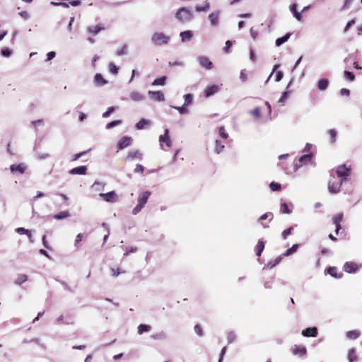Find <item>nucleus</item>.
<instances>
[{"label": "nucleus", "mask_w": 362, "mask_h": 362, "mask_svg": "<svg viewBox=\"0 0 362 362\" xmlns=\"http://www.w3.org/2000/svg\"><path fill=\"white\" fill-rule=\"evenodd\" d=\"M175 18L182 23H188L194 18V13L188 8L182 7L177 11Z\"/></svg>", "instance_id": "obj_1"}, {"label": "nucleus", "mask_w": 362, "mask_h": 362, "mask_svg": "<svg viewBox=\"0 0 362 362\" xmlns=\"http://www.w3.org/2000/svg\"><path fill=\"white\" fill-rule=\"evenodd\" d=\"M151 40L153 44L160 46L168 44L170 37L162 32H156L152 35Z\"/></svg>", "instance_id": "obj_2"}, {"label": "nucleus", "mask_w": 362, "mask_h": 362, "mask_svg": "<svg viewBox=\"0 0 362 362\" xmlns=\"http://www.w3.org/2000/svg\"><path fill=\"white\" fill-rule=\"evenodd\" d=\"M342 184L343 183L341 181L338 182L334 176L330 175V178L328 182L329 192L332 194L339 193Z\"/></svg>", "instance_id": "obj_3"}, {"label": "nucleus", "mask_w": 362, "mask_h": 362, "mask_svg": "<svg viewBox=\"0 0 362 362\" xmlns=\"http://www.w3.org/2000/svg\"><path fill=\"white\" fill-rule=\"evenodd\" d=\"M351 168L346 166V165H341L337 169V175L340 177V181L344 183L348 180V177L350 175Z\"/></svg>", "instance_id": "obj_4"}, {"label": "nucleus", "mask_w": 362, "mask_h": 362, "mask_svg": "<svg viewBox=\"0 0 362 362\" xmlns=\"http://www.w3.org/2000/svg\"><path fill=\"white\" fill-rule=\"evenodd\" d=\"M99 197L110 203H114L117 200V195L114 191L107 193H100Z\"/></svg>", "instance_id": "obj_5"}, {"label": "nucleus", "mask_w": 362, "mask_h": 362, "mask_svg": "<svg viewBox=\"0 0 362 362\" xmlns=\"http://www.w3.org/2000/svg\"><path fill=\"white\" fill-rule=\"evenodd\" d=\"M197 61L202 67L207 70H210L213 67L212 62L209 59V58H207L205 56H201L197 57Z\"/></svg>", "instance_id": "obj_6"}, {"label": "nucleus", "mask_w": 362, "mask_h": 362, "mask_svg": "<svg viewBox=\"0 0 362 362\" xmlns=\"http://www.w3.org/2000/svg\"><path fill=\"white\" fill-rule=\"evenodd\" d=\"M133 139L129 136H123L117 144V148L119 150H122L132 144Z\"/></svg>", "instance_id": "obj_7"}, {"label": "nucleus", "mask_w": 362, "mask_h": 362, "mask_svg": "<svg viewBox=\"0 0 362 362\" xmlns=\"http://www.w3.org/2000/svg\"><path fill=\"white\" fill-rule=\"evenodd\" d=\"M169 130L166 129L165 130L164 134L160 135L159 136V142L160 143V148H163V144H165L168 147L171 146L172 141L168 135Z\"/></svg>", "instance_id": "obj_8"}, {"label": "nucleus", "mask_w": 362, "mask_h": 362, "mask_svg": "<svg viewBox=\"0 0 362 362\" xmlns=\"http://www.w3.org/2000/svg\"><path fill=\"white\" fill-rule=\"evenodd\" d=\"M94 85L97 87H101L108 83V81L104 78L101 74H96L93 79Z\"/></svg>", "instance_id": "obj_9"}, {"label": "nucleus", "mask_w": 362, "mask_h": 362, "mask_svg": "<svg viewBox=\"0 0 362 362\" xmlns=\"http://www.w3.org/2000/svg\"><path fill=\"white\" fill-rule=\"evenodd\" d=\"M219 15H220L219 11H215L209 15L208 18H209L210 23L212 26H217L218 25Z\"/></svg>", "instance_id": "obj_10"}, {"label": "nucleus", "mask_w": 362, "mask_h": 362, "mask_svg": "<svg viewBox=\"0 0 362 362\" xmlns=\"http://www.w3.org/2000/svg\"><path fill=\"white\" fill-rule=\"evenodd\" d=\"M148 95L151 100L154 101H164L165 96L164 94L161 91H148Z\"/></svg>", "instance_id": "obj_11"}, {"label": "nucleus", "mask_w": 362, "mask_h": 362, "mask_svg": "<svg viewBox=\"0 0 362 362\" xmlns=\"http://www.w3.org/2000/svg\"><path fill=\"white\" fill-rule=\"evenodd\" d=\"M143 157V153L139 150L132 151H129L127 156V160H134L136 159L141 160Z\"/></svg>", "instance_id": "obj_12"}, {"label": "nucleus", "mask_w": 362, "mask_h": 362, "mask_svg": "<svg viewBox=\"0 0 362 362\" xmlns=\"http://www.w3.org/2000/svg\"><path fill=\"white\" fill-rule=\"evenodd\" d=\"M344 269L348 273H354L358 271V267L355 262H347L344 265Z\"/></svg>", "instance_id": "obj_13"}, {"label": "nucleus", "mask_w": 362, "mask_h": 362, "mask_svg": "<svg viewBox=\"0 0 362 362\" xmlns=\"http://www.w3.org/2000/svg\"><path fill=\"white\" fill-rule=\"evenodd\" d=\"M219 90V87L217 85H211V86H209L207 87H206V88L204 89V95L206 97H210L214 94H216V93H218Z\"/></svg>", "instance_id": "obj_14"}, {"label": "nucleus", "mask_w": 362, "mask_h": 362, "mask_svg": "<svg viewBox=\"0 0 362 362\" xmlns=\"http://www.w3.org/2000/svg\"><path fill=\"white\" fill-rule=\"evenodd\" d=\"M150 195L151 192L148 191H146L140 194L138 197V204L144 207L147 202Z\"/></svg>", "instance_id": "obj_15"}, {"label": "nucleus", "mask_w": 362, "mask_h": 362, "mask_svg": "<svg viewBox=\"0 0 362 362\" xmlns=\"http://www.w3.org/2000/svg\"><path fill=\"white\" fill-rule=\"evenodd\" d=\"M317 334V329L315 327H308L302 331V335L305 337H315Z\"/></svg>", "instance_id": "obj_16"}, {"label": "nucleus", "mask_w": 362, "mask_h": 362, "mask_svg": "<svg viewBox=\"0 0 362 362\" xmlns=\"http://www.w3.org/2000/svg\"><path fill=\"white\" fill-rule=\"evenodd\" d=\"M292 352L293 355L303 356L307 354V349L304 346L295 345Z\"/></svg>", "instance_id": "obj_17"}, {"label": "nucleus", "mask_w": 362, "mask_h": 362, "mask_svg": "<svg viewBox=\"0 0 362 362\" xmlns=\"http://www.w3.org/2000/svg\"><path fill=\"white\" fill-rule=\"evenodd\" d=\"M130 98L134 102L143 101L145 99V96L138 91H132L129 94Z\"/></svg>", "instance_id": "obj_18"}, {"label": "nucleus", "mask_w": 362, "mask_h": 362, "mask_svg": "<svg viewBox=\"0 0 362 362\" xmlns=\"http://www.w3.org/2000/svg\"><path fill=\"white\" fill-rule=\"evenodd\" d=\"M87 167L86 165H81L76 168H74L69 170L71 175H86Z\"/></svg>", "instance_id": "obj_19"}, {"label": "nucleus", "mask_w": 362, "mask_h": 362, "mask_svg": "<svg viewBox=\"0 0 362 362\" xmlns=\"http://www.w3.org/2000/svg\"><path fill=\"white\" fill-rule=\"evenodd\" d=\"M297 4H292L289 6V10L293 13V17L298 21H300L302 20V15L301 13L298 12L297 11Z\"/></svg>", "instance_id": "obj_20"}, {"label": "nucleus", "mask_w": 362, "mask_h": 362, "mask_svg": "<svg viewBox=\"0 0 362 362\" xmlns=\"http://www.w3.org/2000/svg\"><path fill=\"white\" fill-rule=\"evenodd\" d=\"M10 169L12 173L18 172L23 174L26 170V165L24 163H20L18 165L14 164L11 165Z\"/></svg>", "instance_id": "obj_21"}, {"label": "nucleus", "mask_w": 362, "mask_h": 362, "mask_svg": "<svg viewBox=\"0 0 362 362\" xmlns=\"http://www.w3.org/2000/svg\"><path fill=\"white\" fill-rule=\"evenodd\" d=\"M329 80L327 78H321L317 83V87L319 90L324 91L329 86Z\"/></svg>", "instance_id": "obj_22"}, {"label": "nucleus", "mask_w": 362, "mask_h": 362, "mask_svg": "<svg viewBox=\"0 0 362 362\" xmlns=\"http://www.w3.org/2000/svg\"><path fill=\"white\" fill-rule=\"evenodd\" d=\"M151 124V122L150 120L141 119L139 122L136 124V127L137 129L141 130L150 127Z\"/></svg>", "instance_id": "obj_23"}, {"label": "nucleus", "mask_w": 362, "mask_h": 362, "mask_svg": "<svg viewBox=\"0 0 362 362\" xmlns=\"http://www.w3.org/2000/svg\"><path fill=\"white\" fill-rule=\"evenodd\" d=\"M104 30L101 25H89L87 27V31L92 35H97L99 32Z\"/></svg>", "instance_id": "obj_24"}, {"label": "nucleus", "mask_w": 362, "mask_h": 362, "mask_svg": "<svg viewBox=\"0 0 362 362\" xmlns=\"http://www.w3.org/2000/svg\"><path fill=\"white\" fill-rule=\"evenodd\" d=\"M343 214H338L333 218V222L336 225L335 233H338L339 230L341 229L340 222L342 221Z\"/></svg>", "instance_id": "obj_25"}, {"label": "nucleus", "mask_w": 362, "mask_h": 362, "mask_svg": "<svg viewBox=\"0 0 362 362\" xmlns=\"http://www.w3.org/2000/svg\"><path fill=\"white\" fill-rule=\"evenodd\" d=\"M180 36L181 37L182 42H188L192 39L193 33L191 30L183 31L180 33Z\"/></svg>", "instance_id": "obj_26"}, {"label": "nucleus", "mask_w": 362, "mask_h": 362, "mask_svg": "<svg viewBox=\"0 0 362 362\" xmlns=\"http://www.w3.org/2000/svg\"><path fill=\"white\" fill-rule=\"evenodd\" d=\"M361 332L357 330L347 331L346 337L350 340H355L360 337Z\"/></svg>", "instance_id": "obj_27"}, {"label": "nucleus", "mask_w": 362, "mask_h": 362, "mask_svg": "<svg viewBox=\"0 0 362 362\" xmlns=\"http://www.w3.org/2000/svg\"><path fill=\"white\" fill-rule=\"evenodd\" d=\"M105 184L103 182L95 181L91 186V189L95 192L104 190Z\"/></svg>", "instance_id": "obj_28"}, {"label": "nucleus", "mask_w": 362, "mask_h": 362, "mask_svg": "<svg viewBox=\"0 0 362 362\" xmlns=\"http://www.w3.org/2000/svg\"><path fill=\"white\" fill-rule=\"evenodd\" d=\"M290 36H291V34L287 33L284 36L277 38L275 41L276 45L277 47L281 46L282 44L286 42L289 39Z\"/></svg>", "instance_id": "obj_29"}, {"label": "nucleus", "mask_w": 362, "mask_h": 362, "mask_svg": "<svg viewBox=\"0 0 362 362\" xmlns=\"http://www.w3.org/2000/svg\"><path fill=\"white\" fill-rule=\"evenodd\" d=\"M347 358L350 362H356V361L357 356H356V351H355L354 348H351L349 350V351H348Z\"/></svg>", "instance_id": "obj_30"}, {"label": "nucleus", "mask_w": 362, "mask_h": 362, "mask_svg": "<svg viewBox=\"0 0 362 362\" xmlns=\"http://www.w3.org/2000/svg\"><path fill=\"white\" fill-rule=\"evenodd\" d=\"M224 148V144L220 139H216L215 143L214 151L217 154H219Z\"/></svg>", "instance_id": "obj_31"}, {"label": "nucleus", "mask_w": 362, "mask_h": 362, "mask_svg": "<svg viewBox=\"0 0 362 362\" xmlns=\"http://www.w3.org/2000/svg\"><path fill=\"white\" fill-rule=\"evenodd\" d=\"M313 157V153H307L305 155L300 156L298 161H299V163H300L303 165L305 163L310 162L312 160Z\"/></svg>", "instance_id": "obj_32"}, {"label": "nucleus", "mask_w": 362, "mask_h": 362, "mask_svg": "<svg viewBox=\"0 0 362 362\" xmlns=\"http://www.w3.org/2000/svg\"><path fill=\"white\" fill-rule=\"evenodd\" d=\"M70 216V214L67 211H61L54 216V218L57 220L64 219Z\"/></svg>", "instance_id": "obj_33"}, {"label": "nucleus", "mask_w": 362, "mask_h": 362, "mask_svg": "<svg viewBox=\"0 0 362 362\" xmlns=\"http://www.w3.org/2000/svg\"><path fill=\"white\" fill-rule=\"evenodd\" d=\"M110 271L111 273V275L114 277L118 276L121 274H124L125 272L122 270L119 267H110Z\"/></svg>", "instance_id": "obj_34"}, {"label": "nucleus", "mask_w": 362, "mask_h": 362, "mask_svg": "<svg viewBox=\"0 0 362 362\" xmlns=\"http://www.w3.org/2000/svg\"><path fill=\"white\" fill-rule=\"evenodd\" d=\"M28 280V276L25 274H18L16 279H15V284L18 285H21L23 283L25 282Z\"/></svg>", "instance_id": "obj_35"}, {"label": "nucleus", "mask_w": 362, "mask_h": 362, "mask_svg": "<svg viewBox=\"0 0 362 362\" xmlns=\"http://www.w3.org/2000/svg\"><path fill=\"white\" fill-rule=\"evenodd\" d=\"M151 329V327L149 325L141 324L138 327V332L139 334H141L144 332H150Z\"/></svg>", "instance_id": "obj_36"}, {"label": "nucleus", "mask_w": 362, "mask_h": 362, "mask_svg": "<svg viewBox=\"0 0 362 362\" xmlns=\"http://www.w3.org/2000/svg\"><path fill=\"white\" fill-rule=\"evenodd\" d=\"M210 6V3L209 1H206L204 2V5L203 6H197L195 9L198 12H204L206 11Z\"/></svg>", "instance_id": "obj_37"}, {"label": "nucleus", "mask_w": 362, "mask_h": 362, "mask_svg": "<svg viewBox=\"0 0 362 362\" xmlns=\"http://www.w3.org/2000/svg\"><path fill=\"white\" fill-rule=\"evenodd\" d=\"M298 247V244H294L291 247H290L288 250H286L285 251V252L283 254V255L284 257H287V256H289V255L293 254L294 252H296Z\"/></svg>", "instance_id": "obj_38"}, {"label": "nucleus", "mask_w": 362, "mask_h": 362, "mask_svg": "<svg viewBox=\"0 0 362 362\" xmlns=\"http://www.w3.org/2000/svg\"><path fill=\"white\" fill-rule=\"evenodd\" d=\"M327 274L334 278H340L341 275L337 274V269L336 267H330L327 269Z\"/></svg>", "instance_id": "obj_39"}, {"label": "nucleus", "mask_w": 362, "mask_h": 362, "mask_svg": "<svg viewBox=\"0 0 362 362\" xmlns=\"http://www.w3.org/2000/svg\"><path fill=\"white\" fill-rule=\"evenodd\" d=\"M184 100H185V102H184V104L186 106H189V105H191L192 103V101H193V95L190 93H187V94H185L184 96Z\"/></svg>", "instance_id": "obj_40"}, {"label": "nucleus", "mask_w": 362, "mask_h": 362, "mask_svg": "<svg viewBox=\"0 0 362 362\" xmlns=\"http://www.w3.org/2000/svg\"><path fill=\"white\" fill-rule=\"evenodd\" d=\"M166 78V76H162L155 79L152 83V86H163L165 83Z\"/></svg>", "instance_id": "obj_41"}, {"label": "nucleus", "mask_w": 362, "mask_h": 362, "mask_svg": "<svg viewBox=\"0 0 362 362\" xmlns=\"http://www.w3.org/2000/svg\"><path fill=\"white\" fill-rule=\"evenodd\" d=\"M264 248V243L263 241L262 240H259V242L257 243V256H260Z\"/></svg>", "instance_id": "obj_42"}, {"label": "nucleus", "mask_w": 362, "mask_h": 362, "mask_svg": "<svg viewBox=\"0 0 362 362\" xmlns=\"http://www.w3.org/2000/svg\"><path fill=\"white\" fill-rule=\"evenodd\" d=\"M344 77L346 80H349V81H354L355 79L354 74L349 71H344Z\"/></svg>", "instance_id": "obj_43"}, {"label": "nucleus", "mask_w": 362, "mask_h": 362, "mask_svg": "<svg viewBox=\"0 0 362 362\" xmlns=\"http://www.w3.org/2000/svg\"><path fill=\"white\" fill-rule=\"evenodd\" d=\"M250 114L254 117L258 119L261 117V110L259 107H257L254 110L250 111Z\"/></svg>", "instance_id": "obj_44"}, {"label": "nucleus", "mask_w": 362, "mask_h": 362, "mask_svg": "<svg viewBox=\"0 0 362 362\" xmlns=\"http://www.w3.org/2000/svg\"><path fill=\"white\" fill-rule=\"evenodd\" d=\"M171 107L174 109L177 110L178 112H180V114H181V115L187 114L189 112L188 110L187 109V106H186L185 105H183L181 107H176V106H171Z\"/></svg>", "instance_id": "obj_45"}, {"label": "nucleus", "mask_w": 362, "mask_h": 362, "mask_svg": "<svg viewBox=\"0 0 362 362\" xmlns=\"http://www.w3.org/2000/svg\"><path fill=\"white\" fill-rule=\"evenodd\" d=\"M50 155L47 153H36V158L39 160H42L48 158Z\"/></svg>", "instance_id": "obj_46"}, {"label": "nucleus", "mask_w": 362, "mask_h": 362, "mask_svg": "<svg viewBox=\"0 0 362 362\" xmlns=\"http://www.w3.org/2000/svg\"><path fill=\"white\" fill-rule=\"evenodd\" d=\"M219 136L224 139H227L228 137V133L226 132L224 127H221L218 131Z\"/></svg>", "instance_id": "obj_47"}, {"label": "nucleus", "mask_w": 362, "mask_h": 362, "mask_svg": "<svg viewBox=\"0 0 362 362\" xmlns=\"http://www.w3.org/2000/svg\"><path fill=\"white\" fill-rule=\"evenodd\" d=\"M269 187L272 191H278L281 189V185L278 182H272L269 185Z\"/></svg>", "instance_id": "obj_48"}, {"label": "nucleus", "mask_w": 362, "mask_h": 362, "mask_svg": "<svg viewBox=\"0 0 362 362\" xmlns=\"http://www.w3.org/2000/svg\"><path fill=\"white\" fill-rule=\"evenodd\" d=\"M328 134L330 136L331 143H334L336 141L337 132L334 129H330L328 131Z\"/></svg>", "instance_id": "obj_49"}, {"label": "nucleus", "mask_w": 362, "mask_h": 362, "mask_svg": "<svg viewBox=\"0 0 362 362\" xmlns=\"http://www.w3.org/2000/svg\"><path fill=\"white\" fill-rule=\"evenodd\" d=\"M122 123V121L121 120H115V121H112L111 122H109L108 124H107L106 125V129H110L111 128H113L119 124H120Z\"/></svg>", "instance_id": "obj_50"}, {"label": "nucleus", "mask_w": 362, "mask_h": 362, "mask_svg": "<svg viewBox=\"0 0 362 362\" xmlns=\"http://www.w3.org/2000/svg\"><path fill=\"white\" fill-rule=\"evenodd\" d=\"M15 231L20 235H27L29 233L30 230L25 229L23 227H19V228H16Z\"/></svg>", "instance_id": "obj_51"}, {"label": "nucleus", "mask_w": 362, "mask_h": 362, "mask_svg": "<svg viewBox=\"0 0 362 362\" xmlns=\"http://www.w3.org/2000/svg\"><path fill=\"white\" fill-rule=\"evenodd\" d=\"M194 332L197 333V335H199V337H202L203 334H204V332H203V329L202 327V326L199 324H196L194 325Z\"/></svg>", "instance_id": "obj_52"}, {"label": "nucleus", "mask_w": 362, "mask_h": 362, "mask_svg": "<svg viewBox=\"0 0 362 362\" xmlns=\"http://www.w3.org/2000/svg\"><path fill=\"white\" fill-rule=\"evenodd\" d=\"M281 211L283 214H288L291 212V210L288 209V206L286 204V203H281Z\"/></svg>", "instance_id": "obj_53"}, {"label": "nucleus", "mask_w": 362, "mask_h": 362, "mask_svg": "<svg viewBox=\"0 0 362 362\" xmlns=\"http://www.w3.org/2000/svg\"><path fill=\"white\" fill-rule=\"evenodd\" d=\"M115 110V107H110L107 108V111L105 112L103 114V117H108L110 114H112Z\"/></svg>", "instance_id": "obj_54"}, {"label": "nucleus", "mask_w": 362, "mask_h": 362, "mask_svg": "<svg viewBox=\"0 0 362 362\" xmlns=\"http://www.w3.org/2000/svg\"><path fill=\"white\" fill-rule=\"evenodd\" d=\"M169 66H184L185 63L181 61L170 62Z\"/></svg>", "instance_id": "obj_55"}, {"label": "nucleus", "mask_w": 362, "mask_h": 362, "mask_svg": "<svg viewBox=\"0 0 362 362\" xmlns=\"http://www.w3.org/2000/svg\"><path fill=\"white\" fill-rule=\"evenodd\" d=\"M109 66L110 71L112 74H117L118 73L119 69L116 65H115L113 63H110Z\"/></svg>", "instance_id": "obj_56"}, {"label": "nucleus", "mask_w": 362, "mask_h": 362, "mask_svg": "<svg viewBox=\"0 0 362 362\" xmlns=\"http://www.w3.org/2000/svg\"><path fill=\"white\" fill-rule=\"evenodd\" d=\"M293 230V227H290L282 232V237L285 240L287 238L288 235H289Z\"/></svg>", "instance_id": "obj_57"}, {"label": "nucleus", "mask_w": 362, "mask_h": 362, "mask_svg": "<svg viewBox=\"0 0 362 362\" xmlns=\"http://www.w3.org/2000/svg\"><path fill=\"white\" fill-rule=\"evenodd\" d=\"M127 45H124L122 48L120 50H118L117 52V56L125 55L127 54Z\"/></svg>", "instance_id": "obj_58"}, {"label": "nucleus", "mask_w": 362, "mask_h": 362, "mask_svg": "<svg viewBox=\"0 0 362 362\" xmlns=\"http://www.w3.org/2000/svg\"><path fill=\"white\" fill-rule=\"evenodd\" d=\"M268 218H270V220H272L273 218V215L272 213H266V214L262 215L259 218L258 221H260L266 220Z\"/></svg>", "instance_id": "obj_59"}, {"label": "nucleus", "mask_w": 362, "mask_h": 362, "mask_svg": "<svg viewBox=\"0 0 362 362\" xmlns=\"http://www.w3.org/2000/svg\"><path fill=\"white\" fill-rule=\"evenodd\" d=\"M1 54L4 57H8L11 54V51L8 48L4 47L1 49Z\"/></svg>", "instance_id": "obj_60"}, {"label": "nucleus", "mask_w": 362, "mask_h": 362, "mask_svg": "<svg viewBox=\"0 0 362 362\" xmlns=\"http://www.w3.org/2000/svg\"><path fill=\"white\" fill-rule=\"evenodd\" d=\"M87 153V151H82L78 153H76L73 156L71 160L75 161L79 159L81 157H82L83 155H85Z\"/></svg>", "instance_id": "obj_61"}, {"label": "nucleus", "mask_w": 362, "mask_h": 362, "mask_svg": "<svg viewBox=\"0 0 362 362\" xmlns=\"http://www.w3.org/2000/svg\"><path fill=\"white\" fill-rule=\"evenodd\" d=\"M102 226L103 228H105L106 229V230H107V234L104 236V238H103V243H105L107 241V238H108V236H109V234H110V230H109V228H108V226H107V223H103L102 224Z\"/></svg>", "instance_id": "obj_62"}, {"label": "nucleus", "mask_w": 362, "mask_h": 362, "mask_svg": "<svg viewBox=\"0 0 362 362\" xmlns=\"http://www.w3.org/2000/svg\"><path fill=\"white\" fill-rule=\"evenodd\" d=\"M288 97V92L285 91L282 93L281 98L278 100L279 103H284Z\"/></svg>", "instance_id": "obj_63"}, {"label": "nucleus", "mask_w": 362, "mask_h": 362, "mask_svg": "<svg viewBox=\"0 0 362 362\" xmlns=\"http://www.w3.org/2000/svg\"><path fill=\"white\" fill-rule=\"evenodd\" d=\"M144 207L140 206L139 204H136V206L132 210V214L134 215H136L139 212L141 211V210L143 209Z\"/></svg>", "instance_id": "obj_64"}]
</instances>
